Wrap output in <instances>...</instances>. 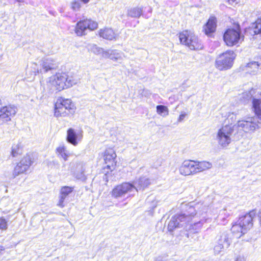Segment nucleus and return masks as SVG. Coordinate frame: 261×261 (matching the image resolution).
<instances>
[{"label":"nucleus","mask_w":261,"mask_h":261,"mask_svg":"<svg viewBox=\"0 0 261 261\" xmlns=\"http://www.w3.org/2000/svg\"><path fill=\"white\" fill-rule=\"evenodd\" d=\"M251 34H261V19H257L254 23L252 24L250 28Z\"/></svg>","instance_id":"27"},{"label":"nucleus","mask_w":261,"mask_h":261,"mask_svg":"<svg viewBox=\"0 0 261 261\" xmlns=\"http://www.w3.org/2000/svg\"><path fill=\"white\" fill-rule=\"evenodd\" d=\"M255 217V212L252 211L240 217L237 222L231 227V231L236 238H239L246 233L253 225V219Z\"/></svg>","instance_id":"1"},{"label":"nucleus","mask_w":261,"mask_h":261,"mask_svg":"<svg viewBox=\"0 0 261 261\" xmlns=\"http://www.w3.org/2000/svg\"><path fill=\"white\" fill-rule=\"evenodd\" d=\"M143 7H133L128 9L127 15L133 18H139L143 14Z\"/></svg>","instance_id":"23"},{"label":"nucleus","mask_w":261,"mask_h":261,"mask_svg":"<svg viewBox=\"0 0 261 261\" xmlns=\"http://www.w3.org/2000/svg\"><path fill=\"white\" fill-rule=\"evenodd\" d=\"M260 122L258 120L257 123L255 122V118H249L248 120H242L238 121L237 125L241 128L244 132H248L250 130H254L258 128Z\"/></svg>","instance_id":"13"},{"label":"nucleus","mask_w":261,"mask_h":261,"mask_svg":"<svg viewBox=\"0 0 261 261\" xmlns=\"http://www.w3.org/2000/svg\"><path fill=\"white\" fill-rule=\"evenodd\" d=\"M18 111L17 108L14 105H8L0 108V119L2 123L7 122L11 120Z\"/></svg>","instance_id":"11"},{"label":"nucleus","mask_w":261,"mask_h":261,"mask_svg":"<svg viewBox=\"0 0 261 261\" xmlns=\"http://www.w3.org/2000/svg\"><path fill=\"white\" fill-rule=\"evenodd\" d=\"M216 23L214 17L210 18L205 25L203 27V31L207 36H211L216 30Z\"/></svg>","instance_id":"19"},{"label":"nucleus","mask_w":261,"mask_h":261,"mask_svg":"<svg viewBox=\"0 0 261 261\" xmlns=\"http://www.w3.org/2000/svg\"><path fill=\"white\" fill-rule=\"evenodd\" d=\"M156 261H161V260H156Z\"/></svg>","instance_id":"46"},{"label":"nucleus","mask_w":261,"mask_h":261,"mask_svg":"<svg viewBox=\"0 0 261 261\" xmlns=\"http://www.w3.org/2000/svg\"><path fill=\"white\" fill-rule=\"evenodd\" d=\"M231 243L230 234L227 232H222L214 248L215 254H219L225 248H228Z\"/></svg>","instance_id":"10"},{"label":"nucleus","mask_w":261,"mask_h":261,"mask_svg":"<svg viewBox=\"0 0 261 261\" xmlns=\"http://www.w3.org/2000/svg\"><path fill=\"white\" fill-rule=\"evenodd\" d=\"M138 191V189L130 182H123L115 187L112 191V196L115 198L124 196L126 194H134Z\"/></svg>","instance_id":"7"},{"label":"nucleus","mask_w":261,"mask_h":261,"mask_svg":"<svg viewBox=\"0 0 261 261\" xmlns=\"http://www.w3.org/2000/svg\"><path fill=\"white\" fill-rule=\"evenodd\" d=\"M116 157V154L113 149L108 148L105 151L104 160L106 164H107V168L110 170H112V168H114L116 165L115 161Z\"/></svg>","instance_id":"16"},{"label":"nucleus","mask_w":261,"mask_h":261,"mask_svg":"<svg viewBox=\"0 0 261 261\" xmlns=\"http://www.w3.org/2000/svg\"><path fill=\"white\" fill-rule=\"evenodd\" d=\"M157 113L163 116H166L168 115V109L167 107L163 105H158L156 106Z\"/></svg>","instance_id":"33"},{"label":"nucleus","mask_w":261,"mask_h":261,"mask_svg":"<svg viewBox=\"0 0 261 261\" xmlns=\"http://www.w3.org/2000/svg\"><path fill=\"white\" fill-rule=\"evenodd\" d=\"M186 114L185 113L180 114L178 119V121L179 122H181L184 120L185 117H186Z\"/></svg>","instance_id":"37"},{"label":"nucleus","mask_w":261,"mask_h":261,"mask_svg":"<svg viewBox=\"0 0 261 261\" xmlns=\"http://www.w3.org/2000/svg\"><path fill=\"white\" fill-rule=\"evenodd\" d=\"M57 102H60L62 105L65 108L69 113H71L74 110V106L69 99H63L61 98L58 99Z\"/></svg>","instance_id":"26"},{"label":"nucleus","mask_w":261,"mask_h":261,"mask_svg":"<svg viewBox=\"0 0 261 261\" xmlns=\"http://www.w3.org/2000/svg\"><path fill=\"white\" fill-rule=\"evenodd\" d=\"M179 39L182 44L191 50L201 49L203 47L198 37L190 31L185 30L179 33Z\"/></svg>","instance_id":"4"},{"label":"nucleus","mask_w":261,"mask_h":261,"mask_svg":"<svg viewBox=\"0 0 261 261\" xmlns=\"http://www.w3.org/2000/svg\"><path fill=\"white\" fill-rule=\"evenodd\" d=\"M2 123H2V120H1V119H0V124H2Z\"/></svg>","instance_id":"43"},{"label":"nucleus","mask_w":261,"mask_h":261,"mask_svg":"<svg viewBox=\"0 0 261 261\" xmlns=\"http://www.w3.org/2000/svg\"><path fill=\"white\" fill-rule=\"evenodd\" d=\"M228 1L229 2H230V1H231L232 2H234L235 1V0H228Z\"/></svg>","instance_id":"42"},{"label":"nucleus","mask_w":261,"mask_h":261,"mask_svg":"<svg viewBox=\"0 0 261 261\" xmlns=\"http://www.w3.org/2000/svg\"><path fill=\"white\" fill-rule=\"evenodd\" d=\"M195 210L193 207H189L187 214L176 215L172 217L168 225V230L172 232L176 228L183 227L188 228V224L191 222L192 216L195 215Z\"/></svg>","instance_id":"2"},{"label":"nucleus","mask_w":261,"mask_h":261,"mask_svg":"<svg viewBox=\"0 0 261 261\" xmlns=\"http://www.w3.org/2000/svg\"><path fill=\"white\" fill-rule=\"evenodd\" d=\"M88 49L95 54L99 55L101 54L102 56L103 53L105 51L103 48L98 47L95 44H89L88 45Z\"/></svg>","instance_id":"31"},{"label":"nucleus","mask_w":261,"mask_h":261,"mask_svg":"<svg viewBox=\"0 0 261 261\" xmlns=\"http://www.w3.org/2000/svg\"><path fill=\"white\" fill-rule=\"evenodd\" d=\"M258 67L259 64L257 62L255 61L249 62L246 66L247 70L248 72H250L251 73H254L257 71Z\"/></svg>","instance_id":"32"},{"label":"nucleus","mask_w":261,"mask_h":261,"mask_svg":"<svg viewBox=\"0 0 261 261\" xmlns=\"http://www.w3.org/2000/svg\"><path fill=\"white\" fill-rule=\"evenodd\" d=\"M235 261H245V259L243 257H242L241 256L238 257Z\"/></svg>","instance_id":"38"},{"label":"nucleus","mask_w":261,"mask_h":261,"mask_svg":"<svg viewBox=\"0 0 261 261\" xmlns=\"http://www.w3.org/2000/svg\"><path fill=\"white\" fill-rule=\"evenodd\" d=\"M258 218H259V223L261 225V211H259V212L258 213Z\"/></svg>","instance_id":"39"},{"label":"nucleus","mask_w":261,"mask_h":261,"mask_svg":"<svg viewBox=\"0 0 261 261\" xmlns=\"http://www.w3.org/2000/svg\"><path fill=\"white\" fill-rule=\"evenodd\" d=\"M84 4H87L89 2V0H81Z\"/></svg>","instance_id":"40"},{"label":"nucleus","mask_w":261,"mask_h":261,"mask_svg":"<svg viewBox=\"0 0 261 261\" xmlns=\"http://www.w3.org/2000/svg\"><path fill=\"white\" fill-rule=\"evenodd\" d=\"M241 33L240 30L227 29L223 35V39L226 44L229 46L236 45L243 38V36H241Z\"/></svg>","instance_id":"8"},{"label":"nucleus","mask_w":261,"mask_h":261,"mask_svg":"<svg viewBox=\"0 0 261 261\" xmlns=\"http://www.w3.org/2000/svg\"><path fill=\"white\" fill-rule=\"evenodd\" d=\"M233 131L231 125H226L219 129L216 136L219 145L223 148L227 147L231 142V136Z\"/></svg>","instance_id":"6"},{"label":"nucleus","mask_w":261,"mask_h":261,"mask_svg":"<svg viewBox=\"0 0 261 261\" xmlns=\"http://www.w3.org/2000/svg\"><path fill=\"white\" fill-rule=\"evenodd\" d=\"M20 153L19 149L17 145L13 146L12 147L11 154L13 157L17 156Z\"/></svg>","instance_id":"36"},{"label":"nucleus","mask_w":261,"mask_h":261,"mask_svg":"<svg viewBox=\"0 0 261 261\" xmlns=\"http://www.w3.org/2000/svg\"><path fill=\"white\" fill-rule=\"evenodd\" d=\"M196 161L185 160L179 168L181 174L187 176L197 173Z\"/></svg>","instance_id":"12"},{"label":"nucleus","mask_w":261,"mask_h":261,"mask_svg":"<svg viewBox=\"0 0 261 261\" xmlns=\"http://www.w3.org/2000/svg\"><path fill=\"white\" fill-rule=\"evenodd\" d=\"M69 114L67 110L62 105V103L56 102L55 106V116L56 117H65Z\"/></svg>","instance_id":"20"},{"label":"nucleus","mask_w":261,"mask_h":261,"mask_svg":"<svg viewBox=\"0 0 261 261\" xmlns=\"http://www.w3.org/2000/svg\"><path fill=\"white\" fill-rule=\"evenodd\" d=\"M81 3L78 1H74L71 3V8L74 11H78L81 8Z\"/></svg>","instance_id":"34"},{"label":"nucleus","mask_w":261,"mask_h":261,"mask_svg":"<svg viewBox=\"0 0 261 261\" xmlns=\"http://www.w3.org/2000/svg\"><path fill=\"white\" fill-rule=\"evenodd\" d=\"M103 57L117 61L121 59V54L117 50H108L103 53Z\"/></svg>","instance_id":"21"},{"label":"nucleus","mask_w":261,"mask_h":261,"mask_svg":"<svg viewBox=\"0 0 261 261\" xmlns=\"http://www.w3.org/2000/svg\"><path fill=\"white\" fill-rule=\"evenodd\" d=\"M57 152L58 154L64 159V161L67 160L69 156V153L65 146H60L57 148Z\"/></svg>","instance_id":"30"},{"label":"nucleus","mask_w":261,"mask_h":261,"mask_svg":"<svg viewBox=\"0 0 261 261\" xmlns=\"http://www.w3.org/2000/svg\"><path fill=\"white\" fill-rule=\"evenodd\" d=\"M73 191V188L69 186H64L61 188L60 191V200L58 205L63 207L65 206L64 200L66 197Z\"/></svg>","instance_id":"17"},{"label":"nucleus","mask_w":261,"mask_h":261,"mask_svg":"<svg viewBox=\"0 0 261 261\" xmlns=\"http://www.w3.org/2000/svg\"><path fill=\"white\" fill-rule=\"evenodd\" d=\"M67 141L68 143L76 146L77 144V135L73 128H69L67 130Z\"/></svg>","instance_id":"24"},{"label":"nucleus","mask_w":261,"mask_h":261,"mask_svg":"<svg viewBox=\"0 0 261 261\" xmlns=\"http://www.w3.org/2000/svg\"><path fill=\"white\" fill-rule=\"evenodd\" d=\"M5 250V248L3 246H0V252L2 251H3Z\"/></svg>","instance_id":"41"},{"label":"nucleus","mask_w":261,"mask_h":261,"mask_svg":"<svg viewBox=\"0 0 261 261\" xmlns=\"http://www.w3.org/2000/svg\"><path fill=\"white\" fill-rule=\"evenodd\" d=\"M75 83L67 77L66 74H57L50 77L47 86L50 90L61 91L69 88Z\"/></svg>","instance_id":"3"},{"label":"nucleus","mask_w":261,"mask_h":261,"mask_svg":"<svg viewBox=\"0 0 261 261\" xmlns=\"http://www.w3.org/2000/svg\"><path fill=\"white\" fill-rule=\"evenodd\" d=\"M76 169L80 172L77 171L75 173V177L83 181H85L87 178L84 174L85 169H84L83 164L82 163L78 164L76 166Z\"/></svg>","instance_id":"29"},{"label":"nucleus","mask_w":261,"mask_h":261,"mask_svg":"<svg viewBox=\"0 0 261 261\" xmlns=\"http://www.w3.org/2000/svg\"><path fill=\"white\" fill-rule=\"evenodd\" d=\"M42 68L37 69V72L46 73L49 70L56 69L58 67L57 63L51 58H44L41 61Z\"/></svg>","instance_id":"15"},{"label":"nucleus","mask_w":261,"mask_h":261,"mask_svg":"<svg viewBox=\"0 0 261 261\" xmlns=\"http://www.w3.org/2000/svg\"><path fill=\"white\" fill-rule=\"evenodd\" d=\"M235 57V54L232 50H227L221 54L216 60V68L220 70H227L230 68L232 66Z\"/></svg>","instance_id":"5"},{"label":"nucleus","mask_w":261,"mask_h":261,"mask_svg":"<svg viewBox=\"0 0 261 261\" xmlns=\"http://www.w3.org/2000/svg\"><path fill=\"white\" fill-rule=\"evenodd\" d=\"M99 35L100 37L109 40H116L117 37V35L110 28L101 29L99 32Z\"/></svg>","instance_id":"18"},{"label":"nucleus","mask_w":261,"mask_h":261,"mask_svg":"<svg viewBox=\"0 0 261 261\" xmlns=\"http://www.w3.org/2000/svg\"><path fill=\"white\" fill-rule=\"evenodd\" d=\"M252 107L255 115L261 121V100L253 98L252 100Z\"/></svg>","instance_id":"25"},{"label":"nucleus","mask_w":261,"mask_h":261,"mask_svg":"<svg viewBox=\"0 0 261 261\" xmlns=\"http://www.w3.org/2000/svg\"><path fill=\"white\" fill-rule=\"evenodd\" d=\"M2 105V101H1V100L0 99V105Z\"/></svg>","instance_id":"44"},{"label":"nucleus","mask_w":261,"mask_h":261,"mask_svg":"<svg viewBox=\"0 0 261 261\" xmlns=\"http://www.w3.org/2000/svg\"><path fill=\"white\" fill-rule=\"evenodd\" d=\"M3 185L2 184H1V183L0 182V186H3Z\"/></svg>","instance_id":"45"},{"label":"nucleus","mask_w":261,"mask_h":261,"mask_svg":"<svg viewBox=\"0 0 261 261\" xmlns=\"http://www.w3.org/2000/svg\"><path fill=\"white\" fill-rule=\"evenodd\" d=\"M136 184L138 185L136 187L138 189L143 190L150 184V180L146 177H141L136 181Z\"/></svg>","instance_id":"28"},{"label":"nucleus","mask_w":261,"mask_h":261,"mask_svg":"<svg viewBox=\"0 0 261 261\" xmlns=\"http://www.w3.org/2000/svg\"><path fill=\"white\" fill-rule=\"evenodd\" d=\"M98 27V24L96 21H92L91 19H84L78 22L75 30V32L77 36H81L86 34V31H90L96 29Z\"/></svg>","instance_id":"9"},{"label":"nucleus","mask_w":261,"mask_h":261,"mask_svg":"<svg viewBox=\"0 0 261 261\" xmlns=\"http://www.w3.org/2000/svg\"><path fill=\"white\" fill-rule=\"evenodd\" d=\"M195 163L196 164L197 173L208 170L213 166L212 163L206 161H196Z\"/></svg>","instance_id":"22"},{"label":"nucleus","mask_w":261,"mask_h":261,"mask_svg":"<svg viewBox=\"0 0 261 261\" xmlns=\"http://www.w3.org/2000/svg\"><path fill=\"white\" fill-rule=\"evenodd\" d=\"M7 221L3 217H2L0 218V229L2 230H6L7 229Z\"/></svg>","instance_id":"35"},{"label":"nucleus","mask_w":261,"mask_h":261,"mask_svg":"<svg viewBox=\"0 0 261 261\" xmlns=\"http://www.w3.org/2000/svg\"><path fill=\"white\" fill-rule=\"evenodd\" d=\"M31 164L32 161L30 156L27 155L24 156L14 168L13 172L14 177L18 174L25 172Z\"/></svg>","instance_id":"14"}]
</instances>
